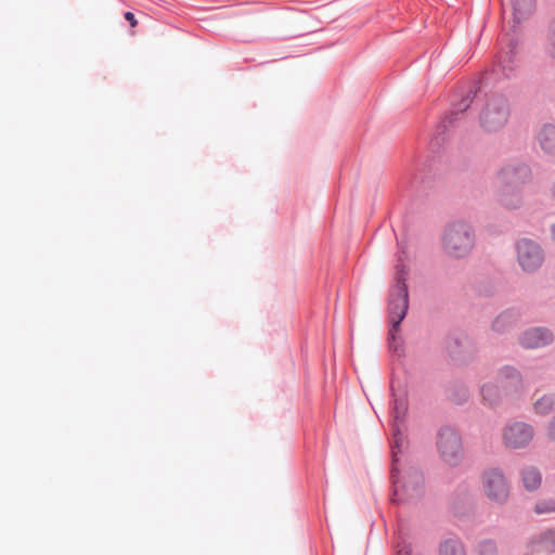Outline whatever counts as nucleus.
<instances>
[{"mask_svg": "<svg viewBox=\"0 0 555 555\" xmlns=\"http://www.w3.org/2000/svg\"><path fill=\"white\" fill-rule=\"evenodd\" d=\"M395 269V284L388 292L387 312L390 327L387 341L389 350L401 357L404 354L403 340L397 333L400 331L401 323L409 310V287L406 283L409 268L404 263L401 255L398 257Z\"/></svg>", "mask_w": 555, "mask_h": 555, "instance_id": "f257e3e1", "label": "nucleus"}, {"mask_svg": "<svg viewBox=\"0 0 555 555\" xmlns=\"http://www.w3.org/2000/svg\"><path fill=\"white\" fill-rule=\"evenodd\" d=\"M480 91V86L476 83L461 96L460 101L451 104L449 113L437 125L436 131L430 139V149L433 153H439V150L446 143L449 132L456 128L465 117L466 111L470 107L475 96Z\"/></svg>", "mask_w": 555, "mask_h": 555, "instance_id": "f03ea898", "label": "nucleus"}, {"mask_svg": "<svg viewBox=\"0 0 555 555\" xmlns=\"http://www.w3.org/2000/svg\"><path fill=\"white\" fill-rule=\"evenodd\" d=\"M475 246V231L465 221L449 223L442 234V248L451 258L467 257Z\"/></svg>", "mask_w": 555, "mask_h": 555, "instance_id": "7ed1b4c3", "label": "nucleus"}, {"mask_svg": "<svg viewBox=\"0 0 555 555\" xmlns=\"http://www.w3.org/2000/svg\"><path fill=\"white\" fill-rule=\"evenodd\" d=\"M390 478L393 487V496L398 502L420 500L424 494V475L417 467H410L400 478L398 461L391 457Z\"/></svg>", "mask_w": 555, "mask_h": 555, "instance_id": "20e7f679", "label": "nucleus"}, {"mask_svg": "<svg viewBox=\"0 0 555 555\" xmlns=\"http://www.w3.org/2000/svg\"><path fill=\"white\" fill-rule=\"evenodd\" d=\"M390 431H391V455L395 461H398V454L402 453V448L404 444V436L401 431V426L404 424L408 412H409V401L408 395L404 392L402 396H397L395 392L393 385H390Z\"/></svg>", "mask_w": 555, "mask_h": 555, "instance_id": "39448f33", "label": "nucleus"}, {"mask_svg": "<svg viewBox=\"0 0 555 555\" xmlns=\"http://www.w3.org/2000/svg\"><path fill=\"white\" fill-rule=\"evenodd\" d=\"M511 106L508 99L503 94L490 96L479 114L481 128L487 132H496L508 121Z\"/></svg>", "mask_w": 555, "mask_h": 555, "instance_id": "423d86ee", "label": "nucleus"}, {"mask_svg": "<svg viewBox=\"0 0 555 555\" xmlns=\"http://www.w3.org/2000/svg\"><path fill=\"white\" fill-rule=\"evenodd\" d=\"M518 49V40L509 39L507 43V49H502L496 57L494 63L492 64L491 69L486 70L483 73V80L487 83H495L500 81L502 78L511 79L515 76L517 64V51Z\"/></svg>", "mask_w": 555, "mask_h": 555, "instance_id": "0eeeda50", "label": "nucleus"}, {"mask_svg": "<svg viewBox=\"0 0 555 555\" xmlns=\"http://www.w3.org/2000/svg\"><path fill=\"white\" fill-rule=\"evenodd\" d=\"M437 449L441 459L449 465H457L463 457L462 437L455 428L443 425L437 433Z\"/></svg>", "mask_w": 555, "mask_h": 555, "instance_id": "6e6552de", "label": "nucleus"}, {"mask_svg": "<svg viewBox=\"0 0 555 555\" xmlns=\"http://www.w3.org/2000/svg\"><path fill=\"white\" fill-rule=\"evenodd\" d=\"M517 260L525 272H535L544 261V250L534 241L521 238L516 243Z\"/></svg>", "mask_w": 555, "mask_h": 555, "instance_id": "1a4fd4ad", "label": "nucleus"}, {"mask_svg": "<svg viewBox=\"0 0 555 555\" xmlns=\"http://www.w3.org/2000/svg\"><path fill=\"white\" fill-rule=\"evenodd\" d=\"M483 490L486 495L498 504L506 502L509 494V487L503 472L499 468H491L482 475Z\"/></svg>", "mask_w": 555, "mask_h": 555, "instance_id": "9d476101", "label": "nucleus"}, {"mask_svg": "<svg viewBox=\"0 0 555 555\" xmlns=\"http://www.w3.org/2000/svg\"><path fill=\"white\" fill-rule=\"evenodd\" d=\"M447 351L454 362L466 363L474 358L476 348L467 335L454 332L447 337Z\"/></svg>", "mask_w": 555, "mask_h": 555, "instance_id": "9b49d317", "label": "nucleus"}, {"mask_svg": "<svg viewBox=\"0 0 555 555\" xmlns=\"http://www.w3.org/2000/svg\"><path fill=\"white\" fill-rule=\"evenodd\" d=\"M498 177L501 183L524 190L525 184L531 180L532 172L529 165L516 162L503 166L498 172Z\"/></svg>", "mask_w": 555, "mask_h": 555, "instance_id": "f8f14e48", "label": "nucleus"}, {"mask_svg": "<svg viewBox=\"0 0 555 555\" xmlns=\"http://www.w3.org/2000/svg\"><path fill=\"white\" fill-rule=\"evenodd\" d=\"M554 340L552 331L545 326L530 327L524 331L518 341L525 349H538L551 345Z\"/></svg>", "mask_w": 555, "mask_h": 555, "instance_id": "ddd939ff", "label": "nucleus"}, {"mask_svg": "<svg viewBox=\"0 0 555 555\" xmlns=\"http://www.w3.org/2000/svg\"><path fill=\"white\" fill-rule=\"evenodd\" d=\"M533 437L532 426L516 422L504 429L503 438L507 447L519 449L526 447Z\"/></svg>", "mask_w": 555, "mask_h": 555, "instance_id": "4468645a", "label": "nucleus"}, {"mask_svg": "<svg viewBox=\"0 0 555 555\" xmlns=\"http://www.w3.org/2000/svg\"><path fill=\"white\" fill-rule=\"evenodd\" d=\"M498 383L505 396L518 393L522 390L524 383L520 372L511 365L502 366L498 372Z\"/></svg>", "mask_w": 555, "mask_h": 555, "instance_id": "2eb2a0df", "label": "nucleus"}, {"mask_svg": "<svg viewBox=\"0 0 555 555\" xmlns=\"http://www.w3.org/2000/svg\"><path fill=\"white\" fill-rule=\"evenodd\" d=\"M522 189L501 183L495 193L498 203L506 209H518L522 204Z\"/></svg>", "mask_w": 555, "mask_h": 555, "instance_id": "dca6fc26", "label": "nucleus"}, {"mask_svg": "<svg viewBox=\"0 0 555 555\" xmlns=\"http://www.w3.org/2000/svg\"><path fill=\"white\" fill-rule=\"evenodd\" d=\"M538 141L546 154L555 153V126L546 124L538 133Z\"/></svg>", "mask_w": 555, "mask_h": 555, "instance_id": "f3484780", "label": "nucleus"}, {"mask_svg": "<svg viewBox=\"0 0 555 555\" xmlns=\"http://www.w3.org/2000/svg\"><path fill=\"white\" fill-rule=\"evenodd\" d=\"M517 317V313L512 309L503 311L492 322V330L498 333H504L516 324Z\"/></svg>", "mask_w": 555, "mask_h": 555, "instance_id": "a211bd4d", "label": "nucleus"}, {"mask_svg": "<svg viewBox=\"0 0 555 555\" xmlns=\"http://www.w3.org/2000/svg\"><path fill=\"white\" fill-rule=\"evenodd\" d=\"M513 5V16L516 23L525 20L535 7V0H511Z\"/></svg>", "mask_w": 555, "mask_h": 555, "instance_id": "6ab92c4d", "label": "nucleus"}, {"mask_svg": "<svg viewBox=\"0 0 555 555\" xmlns=\"http://www.w3.org/2000/svg\"><path fill=\"white\" fill-rule=\"evenodd\" d=\"M524 487L528 491H534L541 486L542 476L538 468L533 466L525 467L521 470Z\"/></svg>", "mask_w": 555, "mask_h": 555, "instance_id": "aec40b11", "label": "nucleus"}, {"mask_svg": "<svg viewBox=\"0 0 555 555\" xmlns=\"http://www.w3.org/2000/svg\"><path fill=\"white\" fill-rule=\"evenodd\" d=\"M439 555H466V552L460 539L449 538L439 544Z\"/></svg>", "mask_w": 555, "mask_h": 555, "instance_id": "412c9836", "label": "nucleus"}, {"mask_svg": "<svg viewBox=\"0 0 555 555\" xmlns=\"http://www.w3.org/2000/svg\"><path fill=\"white\" fill-rule=\"evenodd\" d=\"M502 390L499 385L488 383L481 387V396L485 402L490 406H495L502 398Z\"/></svg>", "mask_w": 555, "mask_h": 555, "instance_id": "4be33fe9", "label": "nucleus"}, {"mask_svg": "<svg viewBox=\"0 0 555 555\" xmlns=\"http://www.w3.org/2000/svg\"><path fill=\"white\" fill-rule=\"evenodd\" d=\"M469 398V390L463 383H454L449 388V399L455 404H463Z\"/></svg>", "mask_w": 555, "mask_h": 555, "instance_id": "5701e85b", "label": "nucleus"}, {"mask_svg": "<svg viewBox=\"0 0 555 555\" xmlns=\"http://www.w3.org/2000/svg\"><path fill=\"white\" fill-rule=\"evenodd\" d=\"M555 409V393L542 396L534 403V411L540 415H547Z\"/></svg>", "mask_w": 555, "mask_h": 555, "instance_id": "b1692460", "label": "nucleus"}, {"mask_svg": "<svg viewBox=\"0 0 555 555\" xmlns=\"http://www.w3.org/2000/svg\"><path fill=\"white\" fill-rule=\"evenodd\" d=\"M545 50L552 59H555V16L547 25Z\"/></svg>", "mask_w": 555, "mask_h": 555, "instance_id": "393cba45", "label": "nucleus"}, {"mask_svg": "<svg viewBox=\"0 0 555 555\" xmlns=\"http://www.w3.org/2000/svg\"><path fill=\"white\" fill-rule=\"evenodd\" d=\"M538 542L548 552H555V529H546L539 534Z\"/></svg>", "mask_w": 555, "mask_h": 555, "instance_id": "a878e982", "label": "nucleus"}, {"mask_svg": "<svg viewBox=\"0 0 555 555\" xmlns=\"http://www.w3.org/2000/svg\"><path fill=\"white\" fill-rule=\"evenodd\" d=\"M478 555H498V545L493 539H483L477 545Z\"/></svg>", "mask_w": 555, "mask_h": 555, "instance_id": "bb28decb", "label": "nucleus"}, {"mask_svg": "<svg viewBox=\"0 0 555 555\" xmlns=\"http://www.w3.org/2000/svg\"><path fill=\"white\" fill-rule=\"evenodd\" d=\"M534 512L537 514H546L555 512V500L548 499L537 502L534 505Z\"/></svg>", "mask_w": 555, "mask_h": 555, "instance_id": "cd10ccee", "label": "nucleus"}, {"mask_svg": "<svg viewBox=\"0 0 555 555\" xmlns=\"http://www.w3.org/2000/svg\"><path fill=\"white\" fill-rule=\"evenodd\" d=\"M395 555H414L412 544L405 540H400L395 545Z\"/></svg>", "mask_w": 555, "mask_h": 555, "instance_id": "c85d7f7f", "label": "nucleus"}, {"mask_svg": "<svg viewBox=\"0 0 555 555\" xmlns=\"http://www.w3.org/2000/svg\"><path fill=\"white\" fill-rule=\"evenodd\" d=\"M124 18L129 23L130 27L132 28H134L138 25V20L131 11H126L124 13Z\"/></svg>", "mask_w": 555, "mask_h": 555, "instance_id": "c756f323", "label": "nucleus"}, {"mask_svg": "<svg viewBox=\"0 0 555 555\" xmlns=\"http://www.w3.org/2000/svg\"><path fill=\"white\" fill-rule=\"evenodd\" d=\"M547 436L552 441L555 442V415L553 416L547 427Z\"/></svg>", "mask_w": 555, "mask_h": 555, "instance_id": "7c9ffc66", "label": "nucleus"}, {"mask_svg": "<svg viewBox=\"0 0 555 555\" xmlns=\"http://www.w3.org/2000/svg\"><path fill=\"white\" fill-rule=\"evenodd\" d=\"M551 232H552L553 237L555 238V223L552 225Z\"/></svg>", "mask_w": 555, "mask_h": 555, "instance_id": "2f4dec72", "label": "nucleus"}, {"mask_svg": "<svg viewBox=\"0 0 555 555\" xmlns=\"http://www.w3.org/2000/svg\"><path fill=\"white\" fill-rule=\"evenodd\" d=\"M552 196H553V198L555 199V183H554V184H553V186H552Z\"/></svg>", "mask_w": 555, "mask_h": 555, "instance_id": "473e14b6", "label": "nucleus"}]
</instances>
